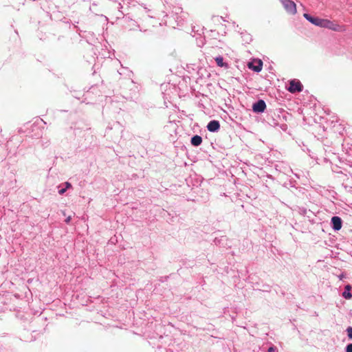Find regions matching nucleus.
Masks as SVG:
<instances>
[{
  "label": "nucleus",
  "mask_w": 352,
  "mask_h": 352,
  "mask_svg": "<svg viewBox=\"0 0 352 352\" xmlns=\"http://www.w3.org/2000/svg\"><path fill=\"white\" fill-rule=\"evenodd\" d=\"M322 28H326L329 30L336 31V32H344L345 31V28L343 25H340L337 23H335L329 20L324 19L323 22Z\"/></svg>",
  "instance_id": "f257e3e1"
},
{
  "label": "nucleus",
  "mask_w": 352,
  "mask_h": 352,
  "mask_svg": "<svg viewBox=\"0 0 352 352\" xmlns=\"http://www.w3.org/2000/svg\"><path fill=\"white\" fill-rule=\"evenodd\" d=\"M302 85L298 80H292L289 82V87L287 88V90L290 93H296L300 92L302 90Z\"/></svg>",
  "instance_id": "f03ea898"
},
{
  "label": "nucleus",
  "mask_w": 352,
  "mask_h": 352,
  "mask_svg": "<svg viewBox=\"0 0 352 352\" xmlns=\"http://www.w3.org/2000/svg\"><path fill=\"white\" fill-rule=\"evenodd\" d=\"M282 3L284 8L288 13L291 14H294L296 13V6L294 1L291 0H283Z\"/></svg>",
  "instance_id": "7ed1b4c3"
},
{
  "label": "nucleus",
  "mask_w": 352,
  "mask_h": 352,
  "mask_svg": "<svg viewBox=\"0 0 352 352\" xmlns=\"http://www.w3.org/2000/svg\"><path fill=\"white\" fill-rule=\"evenodd\" d=\"M248 67L249 69L259 72L263 68V62L261 60H254L252 62L248 63Z\"/></svg>",
  "instance_id": "20e7f679"
},
{
  "label": "nucleus",
  "mask_w": 352,
  "mask_h": 352,
  "mask_svg": "<svg viewBox=\"0 0 352 352\" xmlns=\"http://www.w3.org/2000/svg\"><path fill=\"white\" fill-rule=\"evenodd\" d=\"M266 108V104L264 100H259L256 103H254L252 106L253 111L257 113H261L265 111Z\"/></svg>",
  "instance_id": "39448f33"
},
{
  "label": "nucleus",
  "mask_w": 352,
  "mask_h": 352,
  "mask_svg": "<svg viewBox=\"0 0 352 352\" xmlns=\"http://www.w3.org/2000/svg\"><path fill=\"white\" fill-rule=\"evenodd\" d=\"M220 128L219 122L217 120L210 121L207 126V129L210 132L217 131Z\"/></svg>",
  "instance_id": "423d86ee"
},
{
  "label": "nucleus",
  "mask_w": 352,
  "mask_h": 352,
  "mask_svg": "<svg viewBox=\"0 0 352 352\" xmlns=\"http://www.w3.org/2000/svg\"><path fill=\"white\" fill-rule=\"evenodd\" d=\"M333 228L335 230H340L342 228V220L339 217H333L331 219Z\"/></svg>",
  "instance_id": "0eeeda50"
},
{
  "label": "nucleus",
  "mask_w": 352,
  "mask_h": 352,
  "mask_svg": "<svg viewBox=\"0 0 352 352\" xmlns=\"http://www.w3.org/2000/svg\"><path fill=\"white\" fill-rule=\"evenodd\" d=\"M191 144L193 146H199L202 142V138L199 135H195L191 138Z\"/></svg>",
  "instance_id": "6e6552de"
},
{
  "label": "nucleus",
  "mask_w": 352,
  "mask_h": 352,
  "mask_svg": "<svg viewBox=\"0 0 352 352\" xmlns=\"http://www.w3.org/2000/svg\"><path fill=\"white\" fill-rule=\"evenodd\" d=\"M215 61H216L217 65L219 66V67H228V64L225 63L223 62V58L221 56L217 57L215 58Z\"/></svg>",
  "instance_id": "1a4fd4ad"
},
{
  "label": "nucleus",
  "mask_w": 352,
  "mask_h": 352,
  "mask_svg": "<svg viewBox=\"0 0 352 352\" xmlns=\"http://www.w3.org/2000/svg\"><path fill=\"white\" fill-rule=\"evenodd\" d=\"M345 289L346 291H344L342 294V296L346 298V299H350L351 297H352V295L350 293V289H351V286L349 285H346L345 287Z\"/></svg>",
  "instance_id": "9d476101"
},
{
  "label": "nucleus",
  "mask_w": 352,
  "mask_h": 352,
  "mask_svg": "<svg viewBox=\"0 0 352 352\" xmlns=\"http://www.w3.org/2000/svg\"><path fill=\"white\" fill-rule=\"evenodd\" d=\"M324 20V19H322L316 17L314 21V22H313L312 24L322 28V25H323Z\"/></svg>",
  "instance_id": "9b49d317"
},
{
  "label": "nucleus",
  "mask_w": 352,
  "mask_h": 352,
  "mask_svg": "<svg viewBox=\"0 0 352 352\" xmlns=\"http://www.w3.org/2000/svg\"><path fill=\"white\" fill-rule=\"evenodd\" d=\"M303 16L307 20L309 21L310 23H313V22H314V19L316 17H313L311 16V15H309V14H307V13H305L303 14Z\"/></svg>",
  "instance_id": "f8f14e48"
},
{
  "label": "nucleus",
  "mask_w": 352,
  "mask_h": 352,
  "mask_svg": "<svg viewBox=\"0 0 352 352\" xmlns=\"http://www.w3.org/2000/svg\"><path fill=\"white\" fill-rule=\"evenodd\" d=\"M346 331H347L348 337H349L350 339H352V327H349L346 329Z\"/></svg>",
  "instance_id": "ddd939ff"
},
{
  "label": "nucleus",
  "mask_w": 352,
  "mask_h": 352,
  "mask_svg": "<svg viewBox=\"0 0 352 352\" xmlns=\"http://www.w3.org/2000/svg\"><path fill=\"white\" fill-rule=\"evenodd\" d=\"M346 352H352V344H349L346 346Z\"/></svg>",
  "instance_id": "4468645a"
},
{
  "label": "nucleus",
  "mask_w": 352,
  "mask_h": 352,
  "mask_svg": "<svg viewBox=\"0 0 352 352\" xmlns=\"http://www.w3.org/2000/svg\"><path fill=\"white\" fill-rule=\"evenodd\" d=\"M66 191V188H63L59 190V194L63 195Z\"/></svg>",
  "instance_id": "2eb2a0df"
},
{
  "label": "nucleus",
  "mask_w": 352,
  "mask_h": 352,
  "mask_svg": "<svg viewBox=\"0 0 352 352\" xmlns=\"http://www.w3.org/2000/svg\"><path fill=\"white\" fill-rule=\"evenodd\" d=\"M71 219H72L71 216L67 217V219H65V222L67 223H69V221H71Z\"/></svg>",
  "instance_id": "dca6fc26"
},
{
  "label": "nucleus",
  "mask_w": 352,
  "mask_h": 352,
  "mask_svg": "<svg viewBox=\"0 0 352 352\" xmlns=\"http://www.w3.org/2000/svg\"><path fill=\"white\" fill-rule=\"evenodd\" d=\"M274 348L273 347H270L268 349V352H274Z\"/></svg>",
  "instance_id": "f3484780"
},
{
  "label": "nucleus",
  "mask_w": 352,
  "mask_h": 352,
  "mask_svg": "<svg viewBox=\"0 0 352 352\" xmlns=\"http://www.w3.org/2000/svg\"><path fill=\"white\" fill-rule=\"evenodd\" d=\"M71 186H71V184H70L69 183H68V182H67V183H66V188H70Z\"/></svg>",
  "instance_id": "a211bd4d"
}]
</instances>
